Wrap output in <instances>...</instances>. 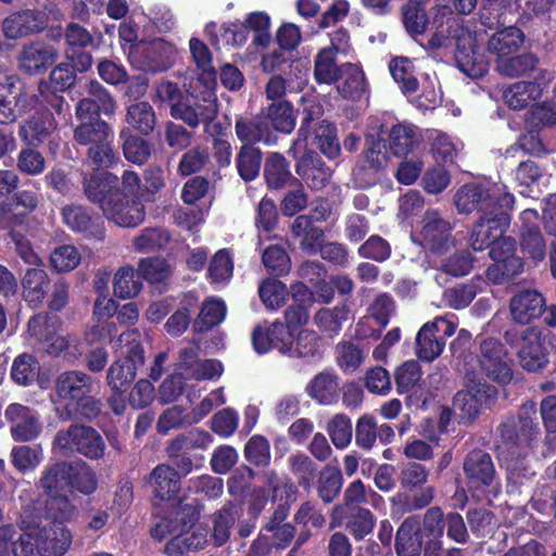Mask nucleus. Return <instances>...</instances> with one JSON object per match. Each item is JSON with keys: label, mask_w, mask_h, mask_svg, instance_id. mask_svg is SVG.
<instances>
[{"label": "nucleus", "mask_w": 556, "mask_h": 556, "mask_svg": "<svg viewBox=\"0 0 556 556\" xmlns=\"http://www.w3.org/2000/svg\"><path fill=\"white\" fill-rule=\"evenodd\" d=\"M5 417L12 424L11 432L17 441H31L41 431L38 415L21 404L9 405L5 409Z\"/></svg>", "instance_id": "22"}, {"label": "nucleus", "mask_w": 556, "mask_h": 556, "mask_svg": "<svg viewBox=\"0 0 556 556\" xmlns=\"http://www.w3.org/2000/svg\"><path fill=\"white\" fill-rule=\"evenodd\" d=\"M39 369V363L34 356L21 354L12 364L11 376L16 383L28 386L37 378Z\"/></svg>", "instance_id": "61"}, {"label": "nucleus", "mask_w": 556, "mask_h": 556, "mask_svg": "<svg viewBox=\"0 0 556 556\" xmlns=\"http://www.w3.org/2000/svg\"><path fill=\"white\" fill-rule=\"evenodd\" d=\"M309 397L323 405H330L338 400L339 383L334 374L323 371L316 375L307 384Z\"/></svg>", "instance_id": "34"}, {"label": "nucleus", "mask_w": 556, "mask_h": 556, "mask_svg": "<svg viewBox=\"0 0 556 556\" xmlns=\"http://www.w3.org/2000/svg\"><path fill=\"white\" fill-rule=\"evenodd\" d=\"M367 493L364 483L355 480L344 491V505H338L331 514V528L341 526L345 509L353 505H359L367 502Z\"/></svg>", "instance_id": "49"}, {"label": "nucleus", "mask_w": 556, "mask_h": 556, "mask_svg": "<svg viewBox=\"0 0 556 556\" xmlns=\"http://www.w3.org/2000/svg\"><path fill=\"white\" fill-rule=\"evenodd\" d=\"M18 185V176L13 170H0V228L12 226L17 216L11 210L10 194Z\"/></svg>", "instance_id": "40"}, {"label": "nucleus", "mask_w": 556, "mask_h": 556, "mask_svg": "<svg viewBox=\"0 0 556 556\" xmlns=\"http://www.w3.org/2000/svg\"><path fill=\"white\" fill-rule=\"evenodd\" d=\"M320 340L314 331L302 330L296 338H290V352L286 355L296 357H311L319 352Z\"/></svg>", "instance_id": "60"}, {"label": "nucleus", "mask_w": 556, "mask_h": 556, "mask_svg": "<svg viewBox=\"0 0 556 556\" xmlns=\"http://www.w3.org/2000/svg\"><path fill=\"white\" fill-rule=\"evenodd\" d=\"M419 521L412 517L403 521L396 533L397 556H419L421 551V535Z\"/></svg>", "instance_id": "32"}, {"label": "nucleus", "mask_w": 556, "mask_h": 556, "mask_svg": "<svg viewBox=\"0 0 556 556\" xmlns=\"http://www.w3.org/2000/svg\"><path fill=\"white\" fill-rule=\"evenodd\" d=\"M292 294L295 303L290 305L286 311V331L294 336L298 327L305 325L308 320V304L311 303L312 294L303 283H296L292 287Z\"/></svg>", "instance_id": "30"}, {"label": "nucleus", "mask_w": 556, "mask_h": 556, "mask_svg": "<svg viewBox=\"0 0 556 556\" xmlns=\"http://www.w3.org/2000/svg\"><path fill=\"white\" fill-rule=\"evenodd\" d=\"M514 202V195L502 182L465 185L455 194L456 208L465 214L479 211L488 216L501 208H511Z\"/></svg>", "instance_id": "5"}, {"label": "nucleus", "mask_w": 556, "mask_h": 556, "mask_svg": "<svg viewBox=\"0 0 556 556\" xmlns=\"http://www.w3.org/2000/svg\"><path fill=\"white\" fill-rule=\"evenodd\" d=\"M479 358L481 370L498 384H507L513 379V369L507 353L495 339H485L481 342Z\"/></svg>", "instance_id": "17"}, {"label": "nucleus", "mask_w": 556, "mask_h": 556, "mask_svg": "<svg viewBox=\"0 0 556 556\" xmlns=\"http://www.w3.org/2000/svg\"><path fill=\"white\" fill-rule=\"evenodd\" d=\"M341 73V66L336 64V54L331 49H321L316 58L314 64V75L318 83L331 84L337 80Z\"/></svg>", "instance_id": "54"}, {"label": "nucleus", "mask_w": 556, "mask_h": 556, "mask_svg": "<svg viewBox=\"0 0 556 556\" xmlns=\"http://www.w3.org/2000/svg\"><path fill=\"white\" fill-rule=\"evenodd\" d=\"M264 175L268 186L275 189L283 187L291 178L286 159L277 153L268 156Z\"/></svg>", "instance_id": "56"}, {"label": "nucleus", "mask_w": 556, "mask_h": 556, "mask_svg": "<svg viewBox=\"0 0 556 556\" xmlns=\"http://www.w3.org/2000/svg\"><path fill=\"white\" fill-rule=\"evenodd\" d=\"M142 283L135 269L130 266L121 267L114 275V294L123 300L135 298L141 290Z\"/></svg>", "instance_id": "45"}, {"label": "nucleus", "mask_w": 556, "mask_h": 556, "mask_svg": "<svg viewBox=\"0 0 556 556\" xmlns=\"http://www.w3.org/2000/svg\"><path fill=\"white\" fill-rule=\"evenodd\" d=\"M47 14L39 10H24L8 16L2 24L7 38L17 39L41 31L47 25Z\"/></svg>", "instance_id": "21"}, {"label": "nucleus", "mask_w": 556, "mask_h": 556, "mask_svg": "<svg viewBox=\"0 0 556 556\" xmlns=\"http://www.w3.org/2000/svg\"><path fill=\"white\" fill-rule=\"evenodd\" d=\"M105 445L101 435L91 427L74 425L60 430L53 441V451L67 456L77 452L89 458L103 456Z\"/></svg>", "instance_id": "10"}, {"label": "nucleus", "mask_w": 556, "mask_h": 556, "mask_svg": "<svg viewBox=\"0 0 556 556\" xmlns=\"http://www.w3.org/2000/svg\"><path fill=\"white\" fill-rule=\"evenodd\" d=\"M556 125V103L544 101L530 109L526 118L529 131H539Z\"/></svg>", "instance_id": "50"}, {"label": "nucleus", "mask_w": 556, "mask_h": 556, "mask_svg": "<svg viewBox=\"0 0 556 556\" xmlns=\"http://www.w3.org/2000/svg\"><path fill=\"white\" fill-rule=\"evenodd\" d=\"M292 233L301 238L300 247L309 254L317 253L324 244V232L313 225L306 215L298 216L292 224Z\"/></svg>", "instance_id": "36"}, {"label": "nucleus", "mask_w": 556, "mask_h": 556, "mask_svg": "<svg viewBox=\"0 0 556 556\" xmlns=\"http://www.w3.org/2000/svg\"><path fill=\"white\" fill-rule=\"evenodd\" d=\"M542 86L536 81H518L510 85L503 93L505 103L513 110L526 108L530 101L541 97Z\"/></svg>", "instance_id": "39"}, {"label": "nucleus", "mask_w": 556, "mask_h": 556, "mask_svg": "<svg viewBox=\"0 0 556 556\" xmlns=\"http://www.w3.org/2000/svg\"><path fill=\"white\" fill-rule=\"evenodd\" d=\"M348 313L345 306L321 308L316 313L314 321L321 331L333 336L341 330L342 324L348 318Z\"/></svg>", "instance_id": "58"}, {"label": "nucleus", "mask_w": 556, "mask_h": 556, "mask_svg": "<svg viewBox=\"0 0 556 556\" xmlns=\"http://www.w3.org/2000/svg\"><path fill=\"white\" fill-rule=\"evenodd\" d=\"M529 437L525 433L518 438V443L505 442L503 445L498 447V457L500 460L508 471L507 479L508 481H513L515 478L519 476V455L520 450L526 448L529 445Z\"/></svg>", "instance_id": "48"}, {"label": "nucleus", "mask_w": 556, "mask_h": 556, "mask_svg": "<svg viewBox=\"0 0 556 556\" xmlns=\"http://www.w3.org/2000/svg\"><path fill=\"white\" fill-rule=\"evenodd\" d=\"M49 285V276L40 265L28 268L22 279L23 296L25 301L31 306H37L42 303Z\"/></svg>", "instance_id": "31"}, {"label": "nucleus", "mask_w": 556, "mask_h": 556, "mask_svg": "<svg viewBox=\"0 0 556 556\" xmlns=\"http://www.w3.org/2000/svg\"><path fill=\"white\" fill-rule=\"evenodd\" d=\"M383 125L378 118L370 119L365 136L366 139V151L365 161L368 167L372 170H379L383 168L389 161V156L383 143Z\"/></svg>", "instance_id": "26"}, {"label": "nucleus", "mask_w": 556, "mask_h": 556, "mask_svg": "<svg viewBox=\"0 0 556 556\" xmlns=\"http://www.w3.org/2000/svg\"><path fill=\"white\" fill-rule=\"evenodd\" d=\"M453 226L438 211H427L410 233L412 241L433 254H443L454 245Z\"/></svg>", "instance_id": "9"}, {"label": "nucleus", "mask_w": 556, "mask_h": 556, "mask_svg": "<svg viewBox=\"0 0 556 556\" xmlns=\"http://www.w3.org/2000/svg\"><path fill=\"white\" fill-rule=\"evenodd\" d=\"M169 242V235L162 228H146L132 239V249L138 253H150L163 249Z\"/></svg>", "instance_id": "51"}, {"label": "nucleus", "mask_w": 556, "mask_h": 556, "mask_svg": "<svg viewBox=\"0 0 556 556\" xmlns=\"http://www.w3.org/2000/svg\"><path fill=\"white\" fill-rule=\"evenodd\" d=\"M505 210H497L488 216L481 215L469 238V244L473 250L482 251L503 236L510 223V217Z\"/></svg>", "instance_id": "19"}, {"label": "nucleus", "mask_w": 556, "mask_h": 556, "mask_svg": "<svg viewBox=\"0 0 556 556\" xmlns=\"http://www.w3.org/2000/svg\"><path fill=\"white\" fill-rule=\"evenodd\" d=\"M420 135L414 125L396 124L389 132V148L396 156L410 153L419 143Z\"/></svg>", "instance_id": "37"}, {"label": "nucleus", "mask_w": 556, "mask_h": 556, "mask_svg": "<svg viewBox=\"0 0 556 556\" xmlns=\"http://www.w3.org/2000/svg\"><path fill=\"white\" fill-rule=\"evenodd\" d=\"M516 243L510 237H501L491 245L493 264L486 269V277L494 283H502L521 273L522 262L515 255Z\"/></svg>", "instance_id": "16"}, {"label": "nucleus", "mask_w": 556, "mask_h": 556, "mask_svg": "<svg viewBox=\"0 0 556 556\" xmlns=\"http://www.w3.org/2000/svg\"><path fill=\"white\" fill-rule=\"evenodd\" d=\"M244 28L254 33L252 46L266 48L271 41L270 17L265 12H252L244 20Z\"/></svg>", "instance_id": "52"}, {"label": "nucleus", "mask_w": 556, "mask_h": 556, "mask_svg": "<svg viewBox=\"0 0 556 556\" xmlns=\"http://www.w3.org/2000/svg\"><path fill=\"white\" fill-rule=\"evenodd\" d=\"M126 122L142 135H149L154 129L156 117L148 102H138L127 109Z\"/></svg>", "instance_id": "47"}, {"label": "nucleus", "mask_w": 556, "mask_h": 556, "mask_svg": "<svg viewBox=\"0 0 556 556\" xmlns=\"http://www.w3.org/2000/svg\"><path fill=\"white\" fill-rule=\"evenodd\" d=\"M431 152L437 162H453L458 151V142L446 134L433 130L430 136Z\"/></svg>", "instance_id": "64"}, {"label": "nucleus", "mask_w": 556, "mask_h": 556, "mask_svg": "<svg viewBox=\"0 0 556 556\" xmlns=\"http://www.w3.org/2000/svg\"><path fill=\"white\" fill-rule=\"evenodd\" d=\"M226 311V304L223 300H207L203 304L200 315L194 323L195 330L203 331L211 327L217 326L225 319Z\"/></svg>", "instance_id": "55"}, {"label": "nucleus", "mask_w": 556, "mask_h": 556, "mask_svg": "<svg viewBox=\"0 0 556 556\" xmlns=\"http://www.w3.org/2000/svg\"><path fill=\"white\" fill-rule=\"evenodd\" d=\"M457 328L454 315L439 316L426 323L417 332L415 352L424 362H432L441 355L446 338L453 336Z\"/></svg>", "instance_id": "11"}, {"label": "nucleus", "mask_w": 556, "mask_h": 556, "mask_svg": "<svg viewBox=\"0 0 556 556\" xmlns=\"http://www.w3.org/2000/svg\"><path fill=\"white\" fill-rule=\"evenodd\" d=\"M523 42V35L517 27L509 26L496 31L488 42V49L497 60L518 51Z\"/></svg>", "instance_id": "38"}, {"label": "nucleus", "mask_w": 556, "mask_h": 556, "mask_svg": "<svg viewBox=\"0 0 556 556\" xmlns=\"http://www.w3.org/2000/svg\"><path fill=\"white\" fill-rule=\"evenodd\" d=\"M236 134L238 138L250 144L251 142L262 141L266 144L275 142L268 125L264 121L257 118L255 121L239 119L236 123Z\"/></svg>", "instance_id": "43"}, {"label": "nucleus", "mask_w": 556, "mask_h": 556, "mask_svg": "<svg viewBox=\"0 0 556 556\" xmlns=\"http://www.w3.org/2000/svg\"><path fill=\"white\" fill-rule=\"evenodd\" d=\"M434 34L429 40L432 48H440L446 45L450 36L455 39V58L459 70L471 78H480L488 72V62L478 47V39L468 25H464L452 16L448 7L443 5L435 9L431 23Z\"/></svg>", "instance_id": "2"}, {"label": "nucleus", "mask_w": 556, "mask_h": 556, "mask_svg": "<svg viewBox=\"0 0 556 556\" xmlns=\"http://www.w3.org/2000/svg\"><path fill=\"white\" fill-rule=\"evenodd\" d=\"M338 366L346 374H353L363 364L365 352L351 341H342L336 348Z\"/></svg>", "instance_id": "53"}, {"label": "nucleus", "mask_w": 556, "mask_h": 556, "mask_svg": "<svg viewBox=\"0 0 556 556\" xmlns=\"http://www.w3.org/2000/svg\"><path fill=\"white\" fill-rule=\"evenodd\" d=\"M151 534L157 540L172 535L165 545V553L169 556H181L194 552L202 548L207 542V530L203 526L173 525L166 519L156 523Z\"/></svg>", "instance_id": "7"}, {"label": "nucleus", "mask_w": 556, "mask_h": 556, "mask_svg": "<svg viewBox=\"0 0 556 556\" xmlns=\"http://www.w3.org/2000/svg\"><path fill=\"white\" fill-rule=\"evenodd\" d=\"M56 123L50 113L33 116L20 129V136L29 144L40 143L52 130Z\"/></svg>", "instance_id": "42"}, {"label": "nucleus", "mask_w": 556, "mask_h": 556, "mask_svg": "<svg viewBox=\"0 0 556 556\" xmlns=\"http://www.w3.org/2000/svg\"><path fill=\"white\" fill-rule=\"evenodd\" d=\"M290 338L291 333L286 331L283 324L275 321L270 325L257 326L252 334V343L258 354L277 350L286 355V352H290Z\"/></svg>", "instance_id": "20"}, {"label": "nucleus", "mask_w": 556, "mask_h": 556, "mask_svg": "<svg viewBox=\"0 0 556 556\" xmlns=\"http://www.w3.org/2000/svg\"><path fill=\"white\" fill-rule=\"evenodd\" d=\"M59 521L49 516L42 517L37 509L25 508L21 515L18 542L13 543L15 556H31L35 551L41 556H62L70 547L72 535Z\"/></svg>", "instance_id": "3"}, {"label": "nucleus", "mask_w": 556, "mask_h": 556, "mask_svg": "<svg viewBox=\"0 0 556 556\" xmlns=\"http://www.w3.org/2000/svg\"><path fill=\"white\" fill-rule=\"evenodd\" d=\"M213 89L214 88H205L202 97L203 103H194V105L174 104L170 109L172 116L182 119L191 127L213 119L217 113L216 97Z\"/></svg>", "instance_id": "23"}, {"label": "nucleus", "mask_w": 556, "mask_h": 556, "mask_svg": "<svg viewBox=\"0 0 556 556\" xmlns=\"http://www.w3.org/2000/svg\"><path fill=\"white\" fill-rule=\"evenodd\" d=\"M139 333L135 330L119 336L118 343L124 344L121 353L125 355L114 362L108 370V384L111 390H125L135 379L137 370L144 363L143 348L140 345Z\"/></svg>", "instance_id": "6"}, {"label": "nucleus", "mask_w": 556, "mask_h": 556, "mask_svg": "<svg viewBox=\"0 0 556 556\" xmlns=\"http://www.w3.org/2000/svg\"><path fill=\"white\" fill-rule=\"evenodd\" d=\"M81 261L79 250L72 244H63L55 248L50 254V264L58 273L74 270Z\"/></svg>", "instance_id": "59"}, {"label": "nucleus", "mask_w": 556, "mask_h": 556, "mask_svg": "<svg viewBox=\"0 0 556 556\" xmlns=\"http://www.w3.org/2000/svg\"><path fill=\"white\" fill-rule=\"evenodd\" d=\"M261 160V151L257 148L243 144L237 160L240 176L244 180H253L260 172Z\"/></svg>", "instance_id": "62"}, {"label": "nucleus", "mask_w": 556, "mask_h": 556, "mask_svg": "<svg viewBox=\"0 0 556 556\" xmlns=\"http://www.w3.org/2000/svg\"><path fill=\"white\" fill-rule=\"evenodd\" d=\"M390 72L403 92L412 93L417 90L418 80L415 75V66L408 58H394L390 62Z\"/></svg>", "instance_id": "44"}, {"label": "nucleus", "mask_w": 556, "mask_h": 556, "mask_svg": "<svg viewBox=\"0 0 556 556\" xmlns=\"http://www.w3.org/2000/svg\"><path fill=\"white\" fill-rule=\"evenodd\" d=\"M517 355L520 366L527 371L536 372L546 367L548 352L539 329L528 328L523 331Z\"/></svg>", "instance_id": "18"}, {"label": "nucleus", "mask_w": 556, "mask_h": 556, "mask_svg": "<svg viewBox=\"0 0 556 556\" xmlns=\"http://www.w3.org/2000/svg\"><path fill=\"white\" fill-rule=\"evenodd\" d=\"M90 390V378L81 371H66L61 374L56 380V393L58 396L63 400L71 401L66 405L65 416L60 414L62 418H70L73 416L75 405L79 401L84 402V405H90V412H81V415L91 417L99 410L98 403L91 397H85L84 395Z\"/></svg>", "instance_id": "14"}, {"label": "nucleus", "mask_w": 556, "mask_h": 556, "mask_svg": "<svg viewBox=\"0 0 556 556\" xmlns=\"http://www.w3.org/2000/svg\"><path fill=\"white\" fill-rule=\"evenodd\" d=\"M36 99L23 91L15 75L0 71V123H11L34 105Z\"/></svg>", "instance_id": "15"}, {"label": "nucleus", "mask_w": 556, "mask_h": 556, "mask_svg": "<svg viewBox=\"0 0 556 556\" xmlns=\"http://www.w3.org/2000/svg\"><path fill=\"white\" fill-rule=\"evenodd\" d=\"M56 55V50L51 45L31 42L21 51L20 66L29 74H37L46 71L55 61Z\"/></svg>", "instance_id": "24"}, {"label": "nucleus", "mask_w": 556, "mask_h": 556, "mask_svg": "<svg viewBox=\"0 0 556 556\" xmlns=\"http://www.w3.org/2000/svg\"><path fill=\"white\" fill-rule=\"evenodd\" d=\"M117 176L98 172L84 178L85 193L89 200L99 203L106 218L113 220L116 225L123 227H135L144 219V208L139 202H134L129 213L123 214L122 211L112 204V201L118 197Z\"/></svg>", "instance_id": "4"}, {"label": "nucleus", "mask_w": 556, "mask_h": 556, "mask_svg": "<svg viewBox=\"0 0 556 556\" xmlns=\"http://www.w3.org/2000/svg\"><path fill=\"white\" fill-rule=\"evenodd\" d=\"M190 52L198 68L202 71L199 81H203L205 88H214L216 75L212 65V54L207 46L198 38H191Z\"/></svg>", "instance_id": "41"}, {"label": "nucleus", "mask_w": 556, "mask_h": 556, "mask_svg": "<svg viewBox=\"0 0 556 556\" xmlns=\"http://www.w3.org/2000/svg\"><path fill=\"white\" fill-rule=\"evenodd\" d=\"M496 394V388L489 386L482 377L467 374L465 388L454 396V409L459 412L462 418L471 419L490 404Z\"/></svg>", "instance_id": "13"}, {"label": "nucleus", "mask_w": 556, "mask_h": 556, "mask_svg": "<svg viewBox=\"0 0 556 556\" xmlns=\"http://www.w3.org/2000/svg\"><path fill=\"white\" fill-rule=\"evenodd\" d=\"M127 54L135 68L156 74L167 71L173 65L176 49L170 42L156 38L151 41H138L128 48Z\"/></svg>", "instance_id": "8"}, {"label": "nucleus", "mask_w": 556, "mask_h": 556, "mask_svg": "<svg viewBox=\"0 0 556 556\" xmlns=\"http://www.w3.org/2000/svg\"><path fill=\"white\" fill-rule=\"evenodd\" d=\"M48 495L45 510L59 521L70 520L75 513L74 492L89 495L97 489L94 472L83 462H60L48 466L39 480Z\"/></svg>", "instance_id": "1"}, {"label": "nucleus", "mask_w": 556, "mask_h": 556, "mask_svg": "<svg viewBox=\"0 0 556 556\" xmlns=\"http://www.w3.org/2000/svg\"><path fill=\"white\" fill-rule=\"evenodd\" d=\"M298 175L312 189H323L330 180L331 170L313 153L302 156L296 165Z\"/></svg>", "instance_id": "29"}, {"label": "nucleus", "mask_w": 556, "mask_h": 556, "mask_svg": "<svg viewBox=\"0 0 556 556\" xmlns=\"http://www.w3.org/2000/svg\"><path fill=\"white\" fill-rule=\"evenodd\" d=\"M466 476L475 483L495 488V469L491 456L483 451H473L464 462Z\"/></svg>", "instance_id": "28"}, {"label": "nucleus", "mask_w": 556, "mask_h": 556, "mask_svg": "<svg viewBox=\"0 0 556 556\" xmlns=\"http://www.w3.org/2000/svg\"><path fill=\"white\" fill-rule=\"evenodd\" d=\"M327 432L337 448H345L353 434L351 419L343 414L333 416L328 422Z\"/></svg>", "instance_id": "63"}, {"label": "nucleus", "mask_w": 556, "mask_h": 556, "mask_svg": "<svg viewBox=\"0 0 556 556\" xmlns=\"http://www.w3.org/2000/svg\"><path fill=\"white\" fill-rule=\"evenodd\" d=\"M112 135L110 126L102 121L83 123L75 129V139L80 144L94 146L110 139Z\"/></svg>", "instance_id": "57"}, {"label": "nucleus", "mask_w": 556, "mask_h": 556, "mask_svg": "<svg viewBox=\"0 0 556 556\" xmlns=\"http://www.w3.org/2000/svg\"><path fill=\"white\" fill-rule=\"evenodd\" d=\"M58 318H49L47 315L39 314L28 321L27 332L30 337L38 340L40 349L52 355H59L67 351L68 355L76 357L79 350L72 337L59 333Z\"/></svg>", "instance_id": "12"}, {"label": "nucleus", "mask_w": 556, "mask_h": 556, "mask_svg": "<svg viewBox=\"0 0 556 556\" xmlns=\"http://www.w3.org/2000/svg\"><path fill=\"white\" fill-rule=\"evenodd\" d=\"M543 306V296L535 290L527 289L517 292L511 298L509 308L515 321L528 324L542 314Z\"/></svg>", "instance_id": "25"}, {"label": "nucleus", "mask_w": 556, "mask_h": 556, "mask_svg": "<svg viewBox=\"0 0 556 556\" xmlns=\"http://www.w3.org/2000/svg\"><path fill=\"white\" fill-rule=\"evenodd\" d=\"M149 484L154 497L161 501L173 500L180 490L179 476L169 465L156 466L150 475Z\"/></svg>", "instance_id": "27"}, {"label": "nucleus", "mask_w": 556, "mask_h": 556, "mask_svg": "<svg viewBox=\"0 0 556 556\" xmlns=\"http://www.w3.org/2000/svg\"><path fill=\"white\" fill-rule=\"evenodd\" d=\"M536 62L535 56L530 53L516 56L510 54L496 61V70L503 76L517 77L533 71Z\"/></svg>", "instance_id": "46"}, {"label": "nucleus", "mask_w": 556, "mask_h": 556, "mask_svg": "<svg viewBox=\"0 0 556 556\" xmlns=\"http://www.w3.org/2000/svg\"><path fill=\"white\" fill-rule=\"evenodd\" d=\"M265 124L283 134H290L296 124V114L289 101L273 102L264 112Z\"/></svg>", "instance_id": "33"}, {"label": "nucleus", "mask_w": 556, "mask_h": 556, "mask_svg": "<svg viewBox=\"0 0 556 556\" xmlns=\"http://www.w3.org/2000/svg\"><path fill=\"white\" fill-rule=\"evenodd\" d=\"M338 92L345 99H358L365 92V76L355 64L344 63L338 78Z\"/></svg>", "instance_id": "35"}]
</instances>
